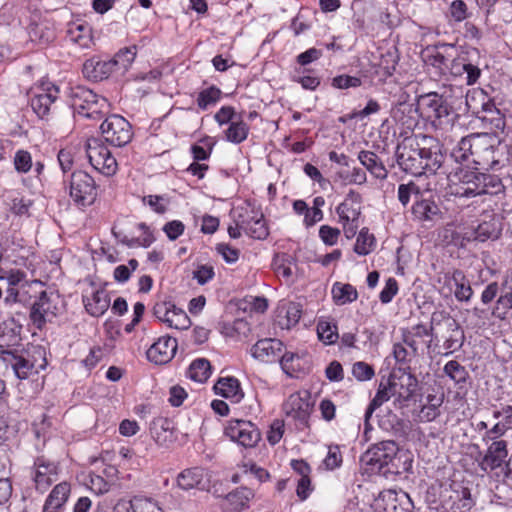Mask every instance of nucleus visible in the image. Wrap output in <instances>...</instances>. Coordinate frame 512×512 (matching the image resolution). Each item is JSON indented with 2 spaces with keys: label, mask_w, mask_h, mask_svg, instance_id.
Returning a JSON list of instances; mask_svg holds the SVG:
<instances>
[{
  "label": "nucleus",
  "mask_w": 512,
  "mask_h": 512,
  "mask_svg": "<svg viewBox=\"0 0 512 512\" xmlns=\"http://www.w3.org/2000/svg\"><path fill=\"white\" fill-rule=\"evenodd\" d=\"M396 156L400 168L414 176L434 174L444 160L437 140L424 134L405 137L397 145Z\"/></svg>",
  "instance_id": "f257e3e1"
},
{
  "label": "nucleus",
  "mask_w": 512,
  "mask_h": 512,
  "mask_svg": "<svg viewBox=\"0 0 512 512\" xmlns=\"http://www.w3.org/2000/svg\"><path fill=\"white\" fill-rule=\"evenodd\" d=\"M449 190L456 197L472 198L503 195L505 187L496 175L461 168L449 176Z\"/></svg>",
  "instance_id": "f03ea898"
},
{
  "label": "nucleus",
  "mask_w": 512,
  "mask_h": 512,
  "mask_svg": "<svg viewBox=\"0 0 512 512\" xmlns=\"http://www.w3.org/2000/svg\"><path fill=\"white\" fill-rule=\"evenodd\" d=\"M493 154L494 148L487 134H471L458 142L451 156L456 162L468 161L472 157L474 164L485 168L495 163Z\"/></svg>",
  "instance_id": "7ed1b4c3"
},
{
  "label": "nucleus",
  "mask_w": 512,
  "mask_h": 512,
  "mask_svg": "<svg viewBox=\"0 0 512 512\" xmlns=\"http://www.w3.org/2000/svg\"><path fill=\"white\" fill-rule=\"evenodd\" d=\"M70 98L74 111L87 119L101 120L110 110L106 98L83 86L72 88Z\"/></svg>",
  "instance_id": "20e7f679"
},
{
  "label": "nucleus",
  "mask_w": 512,
  "mask_h": 512,
  "mask_svg": "<svg viewBox=\"0 0 512 512\" xmlns=\"http://www.w3.org/2000/svg\"><path fill=\"white\" fill-rule=\"evenodd\" d=\"M417 110L421 116L431 120L435 126L446 128L453 124L456 114L446 100L437 93H428L420 96Z\"/></svg>",
  "instance_id": "39448f33"
},
{
  "label": "nucleus",
  "mask_w": 512,
  "mask_h": 512,
  "mask_svg": "<svg viewBox=\"0 0 512 512\" xmlns=\"http://www.w3.org/2000/svg\"><path fill=\"white\" fill-rule=\"evenodd\" d=\"M58 96V86L49 79L42 78L34 86V113L42 122V126L39 128L43 131L53 119L52 106Z\"/></svg>",
  "instance_id": "423d86ee"
},
{
  "label": "nucleus",
  "mask_w": 512,
  "mask_h": 512,
  "mask_svg": "<svg viewBox=\"0 0 512 512\" xmlns=\"http://www.w3.org/2000/svg\"><path fill=\"white\" fill-rule=\"evenodd\" d=\"M398 446L394 441H382L369 448L362 456L361 462L369 467L371 473L393 472L390 468L383 470L392 464L396 457Z\"/></svg>",
  "instance_id": "0eeeda50"
},
{
  "label": "nucleus",
  "mask_w": 512,
  "mask_h": 512,
  "mask_svg": "<svg viewBox=\"0 0 512 512\" xmlns=\"http://www.w3.org/2000/svg\"><path fill=\"white\" fill-rule=\"evenodd\" d=\"M86 154L91 166L105 176L117 172L118 164L110 150L99 139L91 138L86 142Z\"/></svg>",
  "instance_id": "6e6552de"
},
{
  "label": "nucleus",
  "mask_w": 512,
  "mask_h": 512,
  "mask_svg": "<svg viewBox=\"0 0 512 512\" xmlns=\"http://www.w3.org/2000/svg\"><path fill=\"white\" fill-rule=\"evenodd\" d=\"M388 380L390 383L389 389L392 391L394 398V405L398 408L406 407L417 390V378L411 373L398 370L391 373Z\"/></svg>",
  "instance_id": "1a4fd4ad"
},
{
  "label": "nucleus",
  "mask_w": 512,
  "mask_h": 512,
  "mask_svg": "<svg viewBox=\"0 0 512 512\" xmlns=\"http://www.w3.org/2000/svg\"><path fill=\"white\" fill-rule=\"evenodd\" d=\"M70 196L80 207L93 204L97 197L94 179L84 171L74 172L70 181Z\"/></svg>",
  "instance_id": "9d476101"
},
{
  "label": "nucleus",
  "mask_w": 512,
  "mask_h": 512,
  "mask_svg": "<svg viewBox=\"0 0 512 512\" xmlns=\"http://www.w3.org/2000/svg\"><path fill=\"white\" fill-rule=\"evenodd\" d=\"M100 129L105 140L115 146H124L132 138L130 123L120 115L107 117Z\"/></svg>",
  "instance_id": "9b49d317"
},
{
  "label": "nucleus",
  "mask_w": 512,
  "mask_h": 512,
  "mask_svg": "<svg viewBox=\"0 0 512 512\" xmlns=\"http://www.w3.org/2000/svg\"><path fill=\"white\" fill-rule=\"evenodd\" d=\"M439 283H443L440 287V293L449 296L454 292L455 298L460 302H468L473 296V290L470 281L461 270H454L451 273H445L439 278Z\"/></svg>",
  "instance_id": "f8f14e48"
},
{
  "label": "nucleus",
  "mask_w": 512,
  "mask_h": 512,
  "mask_svg": "<svg viewBox=\"0 0 512 512\" xmlns=\"http://www.w3.org/2000/svg\"><path fill=\"white\" fill-rule=\"evenodd\" d=\"M283 410L288 417L297 421L300 426L307 427L312 411L309 393L304 391L291 394L284 403Z\"/></svg>",
  "instance_id": "ddd939ff"
},
{
  "label": "nucleus",
  "mask_w": 512,
  "mask_h": 512,
  "mask_svg": "<svg viewBox=\"0 0 512 512\" xmlns=\"http://www.w3.org/2000/svg\"><path fill=\"white\" fill-rule=\"evenodd\" d=\"M225 434L232 441L244 447H254L260 440V432L250 421L231 420L225 428Z\"/></svg>",
  "instance_id": "4468645a"
},
{
  "label": "nucleus",
  "mask_w": 512,
  "mask_h": 512,
  "mask_svg": "<svg viewBox=\"0 0 512 512\" xmlns=\"http://www.w3.org/2000/svg\"><path fill=\"white\" fill-rule=\"evenodd\" d=\"M238 224L254 239H265L269 234L263 215L250 207H241L238 210Z\"/></svg>",
  "instance_id": "2eb2a0df"
},
{
  "label": "nucleus",
  "mask_w": 512,
  "mask_h": 512,
  "mask_svg": "<svg viewBox=\"0 0 512 512\" xmlns=\"http://www.w3.org/2000/svg\"><path fill=\"white\" fill-rule=\"evenodd\" d=\"M42 288V282L34 280V292L39 294L37 301L34 302V325L39 329L57 313L53 294L48 295Z\"/></svg>",
  "instance_id": "dca6fc26"
},
{
  "label": "nucleus",
  "mask_w": 512,
  "mask_h": 512,
  "mask_svg": "<svg viewBox=\"0 0 512 512\" xmlns=\"http://www.w3.org/2000/svg\"><path fill=\"white\" fill-rule=\"evenodd\" d=\"M502 232L500 219L495 215H489L488 219L480 222L477 227L467 230L464 233V239L467 241L485 242L487 240H496Z\"/></svg>",
  "instance_id": "f3484780"
},
{
  "label": "nucleus",
  "mask_w": 512,
  "mask_h": 512,
  "mask_svg": "<svg viewBox=\"0 0 512 512\" xmlns=\"http://www.w3.org/2000/svg\"><path fill=\"white\" fill-rule=\"evenodd\" d=\"M177 351V341L169 336H162L146 352L147 359L156 365H163L172 360Z\"/></svg>",
  "instance_id": "a211bd4d"
},
{
  "label": "nucleus",
  "mask_w": 512,
  "mask_h": 512,
  "mask_svg": "<svg viewBox=\"0 0 512 512\" xmlns=\"http://www.w3.org/2000/svg\"><path fill=\"white\" fill-rule=\"evenodd\" d=\"M283 343L278 339L265 338L257 341L251 348L253 358L263 363L280 361L283 355Z\"/></svg>",
  "instance_id": "6ab92c4d"
},
{
  "label": "nucleus",
  "mask_w": 512,
  "mask_h": 512,
  "mask_svg": "<svg viewBox=\"0 0 512 512\" xmlns=\"http://www.w3.org/2000/svg\"><path fill=\"white\" fill-rule=\"evenodd\" d=\"M508 456L507 442L505 440L493 441L479 462L482 471H492L499 468Z\"/></svg>",
  "instance_id": "aec40b11"
},
{
  "label": "nucleus",
  "mask_w": 512,
  "mask_h": 512,
  "mask_svg": "<svg viewBox=\"0 0 512 512\" xmlns=\"http://www.w3.org/2000/svg\"><path fill=\"white\" fill-rule=\"evenodd\" d=\"M283 372L289 377H299L308 371L310 363L306 354L285 352L280 358Z\"/></svg>",
  "instance_id": "412c9836"
},
{
  "label": "nucleus",
  "mask_w": 512,
  "mask_h": 512,
  "mask_svg": "<svg viewBox=\"0 0 512 512\" xmlns=\"http://www.w3.org/2000/svg\"><path fill=\"white\" fill-rule=\"evenodd\" d=\"M36 472L34 483L36 489L45 491L54 481H56L57 467L53 462L45 461L43 457L34 461Z\"/></svg>",
  "instance_id": "4be33fe9"
},
{
  "label": "nucleus",
  "mask_w": 512,
  "mask_h": 512,
  "mask_svg": "<svg viewBox=\"0 0 512 512\" xmlns=\"http://www.w3.org/2000/svg\"><path fill=\"white\" fill-rule=\"evenodd\" d=\"M86 311L94 316L103 315L110 306V297L104 289H93L90 294L83 296Z\"/></svg>",
  "instance_id": "5701e85b"
},
{
  "label": "nucleus",
  "mask_w": 512,
  "mask_h": 512,
  "mask_svg": "<svg viewBox=\"0 0 512 512\" xmlns=\"http://www.w3.org/2000/svg\"><path fill=\"white\" fill-rule=\"evenodd\" d=\"M441 325L444 326L447 332L443 347L446 350L445 355H449L462 347L464 332L457 321L451 317H445Z\"/></svg>",
  "instance_id": "b1692460"
},
{
  "label": "nucleus",
  "mask_w": 512,
  "mask_h": 512,
  "mask_svg": "<svg viewBox=\"0 0 512 512\" xmlns=\"http://www.w3.org/2000/svg\"><path fill=\"white\" fill-rule=\"evenodd\" d=\"M112 60L89 59L83 64V74L88 79L100 81L108 78L115 72Z\"/></svg>",
  "instance_id": "393cba45"
},
{
  "label": "nucleus",
  "mask_w": 512,
  "mask_h": 512,
  "mask_svg": "<svg viewBox=\"0 0 512 512\" xmlns=\"http://www.w3.org/2000/svg\"><path fill=\"white\" fill-rule=\"evenodd\" d=\"M214 390L216 394L234 403H239L244 396L239 381L234 377L220 378L214 385Z\"/></svg>",
  "instance_id": "a878e982"
},
{
  "label": "nucleus",
  "mask_w": 512,
  "mask_h": 512,
  "mask_svg": "<svg viewBox=\"0 0 512 512\" xmlns=\"http://www.w3.org/2000/svg\"><path fill=\"white\" fill-rule=\"evenodd\" d=\"M360 163L377 179L387 178L388 171L377 154L372 151H360L358 154Z\"/></svg>",
  "instance_id": "bb28decb"
},
{
  "label": "nucleus",
  "mask_w": 512,
  "mask_h": 512,
  "mask_svg": "<svg viewBox=\"0 0 512 512\" xmlns=\"http://www.w3.org/2000/svg\"><path fill=\"white\" fill-rule=\"evenodd\" d=\"M70 494V486L63 482L56 485L43 507V512H58V510L66 503Z\"/></svg>",
  "instance_id": "cd10ccee"
},
{
  "label": "nucleus",
  "mask_w": 512,
  "mask_h": 512,
  "mask_svg": "<svg viewBox=\"0 0 512 512\" xmlns=\"http://www.w3.org/2000/svg\"><path fill=\"white\" fill-rule=\"evenodd\" d=\"M278 324L281 328L289 329L295 326L302 315V307L299 303L288 302L279 307Z\"/></svg>",
  "instance_id": "c85d7f7f"
},
{
  "label": "nucleus",
  "mask_w": 512,
  "mask_h": 512,
  "mask_svg": "<svg viewBox=\"0 0 512 512\" xmlns=\"http://www.w3.org/2000/svg\"><path fill=\"white\" fill-rule=\"evenodd\" d=\"M71 42L82 48H89L93 42L92 29L86 23H71L67 30Z\"/></svg>",
  "instance_id": "c756f323"
},
{
  "label": "nucleus",
  "mask_w": 512,
  "mask_h": 512,
  "mask_svg": "<svg viewBox=\"0 0 512 512\" xmlns=\"http://www.w3.org/2000/svg\"><path fill=\"white\" fill-rule=\"evenodd\" d=\"M361 196L359 193L351 190L346 195L344 201L340 203L336 208L338 216L348 215L350 217L361 216Z\"/></svg>",
  "instance_id": "7c9ffc66"
},
{
  "label": "nucleus",
  "mask_w": 512,
  "mask_h": 512,
  "mask_svg": "<svg viewBox=\"0 0 512 512\" xmlns=\"http://www.w3.org/2000/svg\"><path fill=\"white\" fill-rule=\"evenodd\" d=\"M254 497V492L247 487H240L228 493L225 501L229 508L233 510H240L245 508L250 500Z\"/></svg>",
  "instance_id": "2f4dec72"
},
{
  "label": "nucleus",
  "mask_w": 512,
  "mask_h": 512,
  "mask_svg": "<svg viewBox=\"0 0 512 512\" xmlns=\"http://www.w3.org/2000/svg\"><path fill=\"white\" fill-rule=\"evenodd\" d=\"M332 298L337 305H345L355 301L358 297L357 290L351 284L336 282L332 287Z\"/></svg>",
  "instance_id": "473e14b6"
},
{
  "label": "nucleus",
  "mask_w": 512,
  "mask_h": 512,
  "mask_svg": "<svg viewBox=\"0 0 512 512\" xmlns=\"http://www.w3.org/2000/svg\"><path fill=\"white\" fill-rule=\"evenodd\" d=\"M249 125L242 119L232 121L224 131L225 139L233 144H240L245 141L249 134Z\"/></svg>",
  "instance_id": "72a5a7b5"
},
{
  "label": "nucleus",
  "mask_w": 512,
  "mask_h": 512,
  "mask_svg": "<svg viewBox=\"0 0 512 512\" xmlns=\"http://www.w3.org/2000/svg\"><path fill=\"white\" fill-rule=\"evenodd\" d=\"M439 212L436 203L429 199L416 200L412 207L414 217L420 221L432 220Z\"/></svg>",
  "instance_id": "f704fd0d"
},
{
  "label": "nucleus",
  "mask_w": 512,
  "mask_h": 512,
  "mask_svg": "<svg viewBox=\"0 0 512 512\" xmlns=\"http://www.w3.org/2000/svg\"><path fill=\"white\" fill-rule=\"evenodd\" d=\"M150 431L157 442L165 443L173 437V423L167 418H157L152 422Z\"/></svg>",
  "instance_id": "c9c22d12"
},
{
  "label": "nucleus",
  "mask_w": 512,
  "mask_h": 512,
  "mask_svg": "<svg viewBox=\"0 0 512 512\" xmlns=\"http://www.w3.org/2000/svg\"><path fill=\"white\" fill-rule=\"evenodd\" d=\"M203 478V469L195 467L181 472L177 478V483L183 490H190L197 487L203 481Z\"/></svg>",
  "instance_id": "e433bc0d"
},
{
  "label": "nucleus",
  "mask_w": 512,
  "mask_h": 512,
  "mask_svg": "<svg viewBox=\"0 0 512 512\" xmlns=\"http://www.w3.org/2000/svg\"><path fill=\"white\" fill-rule=\"evenodd\" d=\"M211 374V366L208 360L204 358L194 360L187 371V376L199 383H204Z\"/></svg>",
  "instance_id": "4c0bfd02"
},
{
  "label": "nucleus",
  "mask_w": 512,
  "mask_h": 512,
  "mask_svg": "<svg viewBox=\"0 0 512 512\" xmlns=\"http://www.w3.org/2000/svg\"><path fill=\"white\" fill-rule=\"evenodd\" d=\"M444 374L449 377L456 385L462 386L469 378L466 368L456 360L448 361L443 368Z\"/></svg>",
  "instance_id": "58836bf2"
},
{
  "label": "nucleus",
  "mask_w": 512,
  "mask_h": 512,
  "mask_svg": "<svg viewBox=\"0 0 512 512\" xmlns=\"http://www.w3.org/2000/svg\"><path fill=\"white\" fill-rule=\"evenodd\" d=\"M389 387L390 383L388 379L385 382H380L378 391L365 412L366 421L369 419L376 408L380 407L383 403L393 397L392 391H390Z\"/></svg>",
  "instance_id": "ea45409f"
},
{
  "label": "nucleus",
  "mask_w": 512,
  "mask_h": 512,
  "mask_svg": "<svg viewBox=\"0 0 512 512\" xmlns=\"http://www.w3.org/2000/svg\"><path fill=\"white\" fill-rule=\"evenodd\" d=\"M375 247V237L369 233L368 228H362L354 245V252L358 255H368Z\"/></svg>",
  "instance_id": "a19ab883"
},
{
  "label": "nucleus",
  "mask_w": 512,
  "mask_h": 512,
  "mask_svg": "<svg viewBox=\"0 0 512 512\" xmlns=\"http://www.w3.org/2000/svg\"><path fill=\"white\" fill-rule=\"evenodd\" d=\"M165 323L174 329H188L191 325L190 318L187 313L181 308L176 307L173 304V308L169 312V316L166 318Z\"/></svg>",
  "instance_id": "79ce46f5"
},
{
  "label": "nucleus",
  "mask_w": 512,
  "mask_h": 512,
  "mask_svg": "<svg viewBox=\"0 0 512 512\" xmlns=\"http://www.w3.org/2000/svg\"><path fill=\"white\" fill-rule=\"evenodd\" d=\"M317 334L319 339L327 345L334 344L339 337L336 325L325 320L318 322Z\"/></svg>",
  "instance_id": "37998d69"
},
{
  "label": "nucleus",
  "mask_w": 512,
  "mask_h": 512,
  "mask_svg": "<svg viewBox=\"0 0 512 512\" xmlns=\"http://www.w3.org/2000/svg\"><path fill=\"white\" fill-rule=\"evenodd\" d=\"M221 91L215 86L202 90L197 97V105L200 109L206 110L215 105L220 99Z\"/></svg>",
  "instance_id": "c03bdc74"
},
{
  "label": "nucleus",
  "mask_w": 512,
  "mask_h": 512,
  "mask_svg": "<svg viewBox=\"0 0 512 512\" xmlns=\"http://www.w3.org/2000/svg\"><path fill=\"white\" fill-rule=\"evenodd\" d=\"M136 56V47L125 48L120 50L114 58H112V63H114L115 70L125 71L134 61Z\"/></svg>",
  "instance_id": "a18cd8bd"
},
{
  "label": "nucleus",
  "mask_w": 512,
  "mask_h": 512,
  "mask_svg": "<svg viewBox=\"0 0 512 512\" xmlns=\"http://www.w3.org/2000/svg\"><path fill=\"white\" fill-rule=\"evenodd\" d=\"M12 368L21 381H27V386L29 387L31 384L29 377L32 374V364L30 361L22 356L14 357Z\"/></svg>",
  "instance_id": "49530a36"
},
{
  "label": "nucleus",
  "mask_w": 512,
  "mask_h": 512,
  "mask_svg": "<svg viewBox=\"0 0 512 512\" xmlns=\"http://www.w3.org/2000/svg\"><path fill=\"white\" fill-rule=\"evenodd\" d=\"M339 217V223L342 225L343 233L347 239H352L360 226V218L342 215Z\"/></svg>",
  "instance_id": "de8ad7c7"
},
{
  "label": "nucleus",
  "mask_w": 512,
  "mask_h": 512,
  "mask_svg": "<svg viewBox=\"0 0 512 512\" xmlns=\"http://www.w3.org/2000/svg\"><path fill=\"white\" fill-rule=\"evenodd\" d=\"M200 142L203 143L204 146L195 144L191 147L193 158L197 161L208 159L214 145V142L209 138L201 139Z\"/></svg>",
  "instance_id": "09e8293b"
},
{
  "label": "nucleus",
  "mask_w": 512,
  "mask_h": 512,
  "mask_svg": "<svg viewBox=\"0 0 512 512\" xmlns=\"http://www.w3.org/2000/svg\"><path fill=\"white\" fill-rule=\"evenodd\" d=\"M352 374L359 381H367L374 376L375 372L371 365L360 361L354 363Z\"/></svg>",
  "instance_id": "8fccbe9b"
},
{
  "label": "nucleus",
  "mask_w": 512,
  "mask_h": 512,
  "mask_svg": "<svg viewBox=\"0 0 512 512\" xmlns=\"http://www.w3.org/2000/svg\"><path fill=\"white\" fill-rule=\"evenodd\" d=\"M361 79L355 76L339 75L332 79V86L337 89L356 88L361 85Z\"/></svg>",
  "instance_id": "3c124183"
},
{
  "label": "nucleus",
  "mask_w": 512,
  "mask_h": 512,
  "mask_svg": "<svg viewBox=\"0 0 512 512\" xmlns=\"http://www.w3.org/2000/svg\"><path fill=\"white\" fill-rule=\"evenodd\" d=\"M340 230L329 225H322L319 229V237L329 246H333L338 242Z\"/></svg>",
  "instance_id": "603ef678"
},
{
  "label": "nucleus",
  "mask_w": 512,
  "mask_h": 512,
  "mask_svg": "<svg viewBox=\"0 0 512 512\" xmlns=\"http://www.w3.org/2000/svg\"><path fill=\"white\" fill-rule=\"evenodd\" d=\"M323 463L329 470H333L341 465L342 455L338 446H329L327 456Z\"/></svg>",
  "instance_id": "864d4df0"
},
{
  "label": "nucleus",
  "mask_w": 512,
  "mask_h": 512,
  "mask_svg": "<svg viewBox=\"0 0 512 512\" xmlns=\"http://www.w3.org/2000/svg\"><path fill=\"white\" fill-rule=\"evenodd\" d=\"M243 471L246 474L254 476L260 483L266 482L270 479L269 472L253 462L245 463L243 465Z\"/></svg>",
  "instance_id": "5fc2aeb1"
},
{
  "label": "nucleus",
  "mask_w": 512,
  "mask_h": 512,
  "mask_svg": "<svg viewBox=\"0 0 512 512\" xmlns=\"http://www.w3.org/2000/svg\"><path fill=\"white\" fill-rule=\"evenodd\" d=\"M284 433V422L282 420H274L267 432V440L271 445L277 444Z\"/></svg>",
  "instance_id": "6e6d98bb"
},
{
  "label": "nucleus",
  "mask_w": 512,
  "mask_h": 512,
  "mask_svg": "<svg viewBox=\"0 0 512 512\" xmlns=\"http://www.w3.org/2000/svg\"><path fill=\"white\" fill-rule=\"evenodd\" d=\"M418 193L419 187L415 183L410 182L408 184H400L398 187V200L402 205L406 206L410 201L411 195H417Z\"/></svg>",
  "instance_id": "4d7b16f0"
},
{
  "label": "nucleus",
  "mask_w": 512,
  "mask_h": 512,
  "mask_svg": "<svg viewBox=\"0 0 512 512\" xmlns=\"http://www.w3.org/2000/svg\"><path fill=\"white\" fill-rule=\"evenodd\" d=\"M215 275L214 268L211 265H199L193 272V278L197 280L200 285L206 284Z\"/></svg>",
  "instance_id": "13d9d810"
},
{
  "label": "nucleus",
  "mask_w": 512,
  "mask_h": 512,
  "mask_svg": "<svg viewBox=\"0 0 512 512\" xmlns=\"http://www.w3.org/2000/svg\"><path fill=\"white\" fill-rule=\"evenodd\" d=\"M15 169L18 172H28L31 168V155L27 151L20 150L14 157Z\"/></svg>",
  "instance_id": "bf43d9fd"
},
{
  "label": "nucleus",
  "mask_w": 512,
  "mask_h": 512,
  "mask_svg": "<svg viewBox=\"0 0 512 512\" xmlns=\"http://www.w3.org/2000/svg\"><path fill=\"white\" fill-rule=\"evenodd\" d=\"M398 292V283L394 278H389L386 281L385 287L380 292V301L384 304L389 303Z\"/></svg>",
  "instance_id": "052dcab7"
},
{
  "label": "nucleus",
  "mask_w": 512,
  "mask_h": 512,
  "mask_svg": "<svg viewBox=\"0 0 512 512\" xmlns=\"http://www.w3.org/2000/svg\"><path fill=\"white\" fill-rule=\"evenodd\" d=\"M441 403L442 400L438 399L437 403L424 405L419 413V420L422 422L433 421L439 415L438 407L441 405Z\"/></svg>",
  "instance_id": "680f3d73"
},
{
  "label": "nucleus",
  "mask_w": 512,
  "mask_h": 512,
  "mask_svg": "<svg viewBox=\"0 0 512 512\" xmlns=\"http://www.w3.org/2000/svg\"><path fill=\"white\" fill-rule=\"evenodd\" d=\"M215 121L220 125L229 124L232 121H236L235 118V110L231 106H223L221 107L214 116Z\"/></svg>",
  "instance_id": "e2e57ef3"
},
{
  "label": "nucleus",
  "mask_w": 512,
  "mask_h": 512,
  "mask_svg": "<svg viewBox=\"0 0 512 512\" xmlns=\"http://www.w3.org/2000/svg\"><path fill=\"white\" fill-rule=\"evenodd\" d=\"M185 226L181 221L173 220L166 223L163 227V231L170 240H176L184 232Z\"/></svg>",
  "instance_id": "0e129e2a"
},
{
  "label": "nucleus",
  "mask_w": 512,
  "mask_h": 512,
  "mask_svg": "<svg viewBox=\"0 0 512 512\" xmlns=\"http://www.w3.org/2000/svg\"><path fill=\"white\" fill-rule=\"evenodd\" d=\"M450 14L457 22L465 20L468 16L467 5L463 0H454L450 5Z\"/></svg>",
  "instance_id": "69168bd1"
},
{
  "label": "nucleus",
  "mask_w": 512,
  "mask_h": 512,
  "mask_svg": "<svg viewBox=\"0 0 512 512\" xmlns=\"http://www.w3.org/2000/svg\"><path fill=\"white\" fill-rule=\"evenodd\" d=\"M135 512H163L161 507L154 500L146 497H138Z\"/></svg>",
  "instance_id": "338daca9"
},
{
  "label": "nucleus",
  "mask_w": 512,
  "mask_h": 512,
  "mask_svg": "<svg viewBox=\"0 0 512 512\" xmlns=\"http://www.w3.org/2000/svg\"><path fill=\"white\" fill-rule=\"evenodd\" d=\"M138 497L139 496H135L131 499H119L114 505L112 512H135Z\"/></svg>",
  "instance_id": "774afa93"
}]
</instances>
